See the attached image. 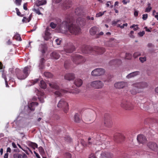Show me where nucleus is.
Returning a JSON list of instances; mask_svg holds the SVG:
<instances>
[{
	"label": "nucleus",
	"mask_w": 158,
	"mask_h": 158,
	"mask_svg": "<svg viewBox=\"0 0 158 158\" xmlns=\"http://www.w3.org/2000/svg\"><path fill=\"white\" fill-rule=\"evenodd\" d=\"M75 19L74 17L72 15L71 19V22L70 23L68 26V31L72 34L76 35L80 32V29L79 25L82 23L83 20L81 17L77 18L76 20L77 25L75 24Z\"/></svg>",
	"instance_id": "f257e3e1"
},
{
	"label": "nucleus",
	"mask_w": 158,
	"mask_h": 158,
	"mask_svg": "<svg viewBox=\"0 0 158 158\" xmlns=\"http://www.w3.org/2000/svg\"><path fill=\"white\" fill-rule=\"evenodd\" d=\"M93 139H91L89 137L88 138V142L86 145L88 147H89L92 144H95L98 145H102V146L101 148H105L106 147V144L109 143V142H106V139L102 137L101 135H98L96 139L94 141H93Z\"/></svg>",
	"instance_id": "f03ea898"
},
{
	"label": "nucleus",
	"mask_w": 158,
	"mask_h": 158,
	"mask_svg": "<svg viewBox=\"0 0 158 158\" xmlns=\"http://www.w3.org/2000/svg\"><path fill=\"white\" fill-rule=\"evenodd\" d=\"M72 14L69 15L66 17V20L60 23H58L57 28L60 32L65 33L68 31V29Z\"/></svg>",
	"instance_id": "7ed1b4c3"
},
{
	"label": "nucleus",
	"mask_w": 158,
	"mask_h": 158,
	"mask_svg": "<svg viewBox=\"0 0 158 158\" xmlns=\"http://www.w3.org/2000/svg\"><path fill=\"white\" fill-rule=\"evenodd\" d=\"M81 52L83 53L89 54L93 51H95L98 53L101 54L103 53L105 50L103 47H95L94 48L89 46L83 45L81 48Z\"/></svg>",
	"instance_id": "20e7f679"
},
{
	"label": "nucleus",
	"mask_w": 158,
	"mask_h": 158,
	"mask_svg": "<svg viewBox=\"0 0 158 158\" xmlns=\"http://www.w3.org/2000/svg\"><path fill=\"white\" fill-rule=\"evenodd\" d=\"M29 70V68L28 66L25 67L23 69V71H21L19 69H15V74L17 78L19 80L25 79L29 74L28 71Z\"/></svg>",
	"instance_id": "39448f33"
},
{
	"label": "nucleus",
	"mask_w": 158,
	"mask_h": 158,
	"mask_svg": "<svg viewBox=\"0 0 158 158\" xmlns=\"http://www.w3.org/2000/svg\"><path fill=\"white\" fill-rule=\"evenodd\" d=\"M49 85L51 88L56 90L54 93L56 97H60L65 92L64 90L60 89L59 86L56 83L52 82L49 83Z\"/></svg>",
	"instance_id": "423d86ee"
},
{
	"label": "nucleus",
	"mask_w": 158,
	"mask_h": 158,
	"mask_svg": "<svg viewBox=\"0 0 158 158\" xmlns=\"http://www.w3.org/2000/svg\"><path fill=\"white\" fill-rule=\"evenodd\" d=\"M99 31L98 27L96 26H94L90 28L89 32L91 35H95L96 36V38H99L101 36L104 34V33L102 31H101L99 33L97 34V33L99 32Z\"/></svg>",
	"instance_id": "0eeeda50"
},
{
	"label": "nucleus",
	"mask_w": 158,
	"mask_h": 158,
	"mask_svg": "<svg viewBox=\"0 0 158 158\" xmlns=\"http://www.w3.org/2000/svg\"><path fill=\"white\" fill-rule=\"evenodd\" d=\"M72 57L73 62L77 64L83 63L85 61V58L79 54H75Z\"/></svg>",
	"instance_id": "6e6552de"
},
{
	"label": "nucleus",
	"mask_w": 158,
	"mask_h": 158,
	"mask_svg": "<svg viewBox=\"0 0 158 158\" xmlns=\"http://www.w3.org/2000/svg\"><path fill=\"white\" fill-rule=\"evenodd\" d=\"M68 103L64 99H61L58 102L57 106L59 108H62L65 113H67L69 110Z\"/></svg>",
	"instance_id": "1a4fd4ad"
},
{
	"label": "nucleus",
	"mask_w": 158,
	"mask_h": 158,
	"mask_svg": "<svg viewBox=\"0 0 158 158\" xmlns=\"http://www.w3.org/2000/svg\"><path fill=\"white\" fill-rule=\"evenodd\" d=\"M148 85L147 82L143 81L133 84L131 86L137 89H143L147 88Z\"/></svg>",
	"instance_id": "9d476101"
},
{
	"label": "nucleus",
	"mask_w": 158,
	"mask_h": 158,
	"mask_svg": "<svg viewBox=\"0 0 158 158\" xmlns=\"http://www.w3.org/2000/svg\"><path fill=\"white\" fill-rule=\"evenodd\" d=\"M105 70L102 68H97L93 70L91 72V75L94 76H99L103 75Z\"/></svg>",
	"instance_id": "9b49d317"
},
{
	"label": "nucleus",
	"mask_w": 158,
	"mask_h": 158,
	"mask_svg": "<svg viewBox=\"0 0 158 158\" xmlns=\"http://www.w3.org/2000/svg\"><path fill=\"white\" fill-rule=\"evenodd\" d=\"M104 85V83L100 81H95L91 82L90 83V85L96 89H101L103 87Z\"/></svg>",
	"instance_id": "f8f14e48"
},
{
	"label": "nucleus",
	"mask_w": 158,
	"mask_h": 158,
	"mask_svg": "<svg viewBox=\"0 0 158 158\" xmlns=\"http://www.w3.org/2000/svg\"><path fill=\"white\" fill-rule=\"evenodd\" d=\"M104 124L105 127H110L112 125V122L111 116L108 114H106Z\"/></svg>",
	"instance_id": "ddd939ff"
},
{
	"label": "nucleus",
	"mask_w": 158,
	"mask_h": 158,
	"mask_svg": "<svg viewBox=\"0 0 158 158\" xmlns=\"http://www.w3.org/2000/svg\"><path fill=\"white\" fill-rule=\"evenodd\" d=\"M127 82L123 81L115 83L114 84V86L117 89H121L127 86Z\"/></svg>",
	"instance_id": "4468645a"
},
{
	"label": "nucleus",
	"mask_w": 158,
	"mask_h": 158,
	"mask_svg": "<svg viewBox=\"0 0 158 158\" xmlns=\"http://www.w3.org/2000/svg\"><path fill=\"white\" fill-rule=\"evenodd\" d=\"M114 138L117 141L120 142L124 140L125 137L122 134L117 133L114 135Z\"/></svg>",
	"instance_id": "2eb2a0df"
},
{
	"label": "nucleus",
	"mask_w": 158,
	"mask_h": 158,
	"mask_svg": "<svg viewBox=\"0 0 158 158\" xmlns=\"http://www.w3.org/2000/svg\"><path fill=\"white\" fill-rule=\"evenodd\" d=\"M128 98L125 99H123L121 102V106L125 110H127L128 107Z\"/></svg>",
	"instance_id": "dca6fc26"
},
{
	"label": "nucleus",
	"mask_w": 158,
	"mask_h": 158,
	"mask_svg": "<svg viewBox=\"0 0 158 158\" xmlns=\"http://www.w3.org/2000/svg\"><path fill=\"white\" fill-rule=\"evenodd\" d=\"M60 51H55L51 53L50 56L52 59L57 60L60 57Z\"/></svg>",
	"instance_id": "f3484780"
},
{
	"label": "nucleus",
	"mask_w": 158,
	"mask_h": 158,
	"mask_svg": "<svg viewBox=\"0 0 158 158\" xmlns=\"http://www.w3.org/2000/svg\"><path fill=\"white\" fill-rule=\"evenodd\" d=\"M113 156V155L109 152H104L101 154L100 158H111Z\"/></svg>",
	"instance_id": "a211bd4d"
},
{
	"label": "nucleus",
	"mask_w": 158,
	"mask_h": 158,
	"mask_svg": "<svg viewBox=\"0 0 158 158\" xmlns=\"http://www.w3.org/2000/svg\"><path fill=\"white\" fill-rule=\"evenodd\" d=\"M138 142L140 143H143L146 142L147 139L146 137L143 135H138L137 138Z\"/></svg>",
	"instance_id": "6ab92c4d"
},
{
	"label": "nucleus",
	"mask_w": 158,
	"mask_h": 158,
	"mask_svg": "<svg viewBox=\"0 0 158 158\" xmlns=\"http://www.w3.org/2000/svg\"><path fill=\"white\" fill-rule=\"evenodd\" d=\"M147 145L150 149L153 151H156L158 149L157 144L154 142H149L148 143Z\"/></svg>",
	"instance_id": "aec40b11"
},
{
	"label": "nucleus",
	"mask_w": 158,
	"mask_h": 158,
	"mask_svg": "<svg viewBox=\"0 0 158 158\" xmlns=\"http://www.w3.org/2000/svg\"><path fill=\"white\" fill-rule=\"evenodd\" d=\"M72 5V2L71 1H65L63 4V8L64 10L69 9L71 6Z\"/></svg>",
	"instance_id": "412c9836"
},
{
	"label": "nucleus",
	"mask_w": 158,
	"mask_h": 158,
	"mask_svg": "<svg viewBox=\"0 0 158 158\" xmlns=\"http://www.w3.org/2000/svg\"><path fill=\"white\" fill-rule=\"evenodd\" d=\"M74 46L73 44H70L66 48H64V52L67 53H71L74 51Z\"/></svg>",
	"instance_id": "4be33fe9"
},
{
	"label": "nucleus",
	"mask_w": 158,
	"mask_h": 158,
	"mask_svg": "<svg viewBox=\"0 0 158 158\" xmlns=\"http://www.w3.org/2000/svg\"><path fill=\"white\" fill-rule=\"evenodd\" d=\"M50 29L48 27H47L45 32V35L44 37L45 40H48L50 38L51 33L49 32Z\"/></svg>",
	"instance_id": "5701e85b"
},
{
	"label": "nucleus",
	"mask_w": 158,
	"mask_h": 158,
	"mask_svg": "<svg viewBox=\"0 0 158 158\" xmlns=\"http://www.w3.org/2000/svg\"><path fill=\"white\" fill-rule=\"evenodd\" d=\"M75 77L73 73H68L65 74L64 76L65 79L71 81L74 79Z\"/></svg>",
	"instance_id": "b1692460"
},
{
	"label": "nucleus",
	"mask_w": 158,
	"mask_h": 158,
	"mask_svg": "<svg viewBox=\"0 0 158 158\" xmlns=\"http://www.w3.org/2000/svg\"><path fill=\"white\" fill-rule=\"evenodd\" d=\"M122 63L121 60L119 59H115L111 60L109 63V64L111 65H118Z\"/></svg>",
	"instance_id": "393cba45"
},
{
	"label": "nucleus",
	"mask_w": 158,
	"mask_h": 158,
	"mask_svg": "<svg viewBox=\"0 0 158 158\" xmlns=\"http://www.w3.org/2000/svg\"><path fill=\"white\" fill-rule=\"evenodd\" d=\"M38 105V103L37 102H31L28 103V106L31 110H34L35 109L34 106L35 105L37 106Z\"/></svg>",
	"instance_id": "a878e982"
},
{
	"label": "nucleus",
	"mask_w": 158,
	"mask_h": 158,
	"mask_svg": "<svg viewBox=\"0 0 158 158\" xmlns=\"http://www.w3.org/2000/svg\"><path fill=\"white\" fill-rule=\"evenodd\" d=\"M47 2L46 0H37L35 2V5L38 6H40L45 5L46 4Z\"/></svg>",
	"instance_id": "bb28decb"
},
{
	"label": "nucleus",
	"mask_w": 158,
	"mask_h": 158,
	"mask_svg": "<svg viewBox=\"0 0 158 158\" xmlns=\"http://www.w3.org/2000/svg\"><path fill=\"white\" fill-rule=\"evenodd\" d=\"M74 84L77 87L81 86L83 82L82 80L80 78L76 79L74 81Z\"/></svg>",
	"instance_id": "cd10ccee"
},
{
	"label": "nucleus",
	"mask_w": 158,
	"mask_h": 158,
	"mask_svg": "<svg viewBox=\"0 0 158 158\" xmlns=\"http://www.w3.org/2000/svg\"><path fill=\"white\" fill-rule=\"evenodd\" d=\"M82 10L81 8H77L75 11L76 14L77 15H81L82 13Z\"/></svg>",
	"instance_id": "c85d7f7f"
},
{
	"label": "nucleus",
	"mask_w": 158,
	"mask_h": 158,
	"mask_svg": "<svg viewBox=\"0 0 158 158\" xmlns=\"http://www.w3.org/2000/svg\"><path fill=\"white\" fill-rule=\"evenodd\" d=\"M139 74V72L138 71L133 72L129 74V78L134 77Z\"/></svg>",
	"instance_id": "c756f323"
},
{
	"label": "nucleus",
	"mask_w": 158,
	"mask_h": 158,
	"mask_svg": "<svg viewBox=\"0 0 158 158\" xmlns=\"http://www.w3.org/2000/svg\"><path fill=\"white\" fill-rule=\"evenodd\" d=\"M40 85L41 88L44 89L46 88V85L45 82L43 80L40 81Z\"/></svg>",
	"instance_id": "7c9ffc66"
},
{
	"label": "nucleus",
	"mask_w": 158,
	"mask_h": 158,
	"mask_svg": "<svg viewBox=\"0 0 158 158\" xmlns=\"http://www.w3.org/2000/svg\"><path fill=\"white\" fill-rule=\"evenodd\" d=\"M75 122L76 123H79L80 121V119L79 117L78 114H76L74 115Z\"/></svg>",
	"instance_id": "2f4dec72"
},
{
	"label": "nucleus",
	"mask_w": 158,
	"mask_h": 158,
	"mask_svg": "<svg viewBox=\"0 0 158 158\" xmlns=\"http://www.w3.org/2000/svg\"><path fill=\"white\" fill-rule=\"evenodd\" d=\"M44 75L45 77L48 78H51L52 77V74L48 72H45Z\"/></svg>",
	"instance_id": "473e14b6"
},
{
	"label": "nucleus",
	"mask_w": 158,
	"mask_h": 158,
	"mask_svg": "<svg viewBox=\"0 0 158 158\" xmlns=\"http://www.w3.org/2000/svg\"><path fill=\"white\" fill-rule=\"evenodd\" d=\"M131 93L133 95H135L137 93H139L141 92V91L139 90L138 89H133L131 90Z\"/></svg>",
	"instance_id": "72a5a7b5"
},
{
	"label": "nucleus",
	"mask_w": 158,
	"mask_h": 158,
	"mask_svg": "<svg viewBox=\"0 0 158 158\" xmlns=\"http://www.w3.org/2000/svg\"><path fill=\"white\" fill-rule=\"evenodd\" d=\"M45 62V59L44 58H42L40 60V67L42 69H43L44 67V64Z\"/></svg>",
	"instance_id": "f704fd0d"
},
{
	"label": "nucleus",
	"mask_w": 158,
	"mask_h": 158,
	"mask_svg": "<svg viewBox=\"0 0 158 158\" xmlns=\"http://www.w3.org/2000/svg\"><path fill=\"white\" fill-rule=\"evenodd\" d=\"M14 37L17 40L21 41L22 40L19 34H16L15 35Z\"/></svg>",
	"instance_id": "c9c22d12"
},
{
	"label": "nucleus",
	"mask_w": 158,
	"mask_h": 158,
	"mask_svg": "<svg viewBox=\"0 0 158 158\" xmlns=\"http://www.w3.org/2000/svg\"><path fill=\"white\" fill-rule=\"evenodd\" d=\"M148 7H147L145 10V12H149L151 10L152 8L151 6V4L150 3H148Z\"/></svg>",
	"instance_id": "e433bc0d"
},
{
	"label": "nucleus",
	"mask_w": 158,
	"mask_h": 158,
	"mask_svg": "<svg viewBox=\"0 0 158 158\" xmlns=\"http://www.w3.org/2000/svg\"><path fill=\"white\" fill-rule=\"evenodd\" d=\"M14 158H23L22 155L18 153H15L13 155Z\"/></svg>",
	"instance_id": "4c0bfd02"
},
{
	"label": "nucleus",
	"mask_w": 158,
	"mask_h": 158,
	"mask_svg": "<svg viewBox=\"0 0 158 158\" xmlns=\"http://www.w3.org/2000/svg\"><path fill=\"white\" fill-rule=\"evenodd\" d=\"M30 145L34 149H35V148H37L38 147L37 144L31 142Z\"/></svg>",
	"instance_id": "58836bf2"
},
{
	"label": "nucleus",
	"mask_w": 158,
	"mask_h": 158,
	"mask_svg": "<svg viewBox=\"0 0 158 158\" xmlns=\"http://www.w3.org/2000/svg\"><path fill=\"white\" fill-rule=\"evenodd\" d=\"M65 158H72V155L69 152H66L64 154Z\"/></svg>",
	"instance_id": "ea45409f"
},
{
	"label": "nucleus",
	"mask_w": 158,
	"mask_h": 158,
	"mask_svg": "<svg viewBox=\"0 0 158 158\" xmlns=\"http://www.w3.org/2000/svg\"><path fill=\"white\" fill-rule=\"evenodd\" d=\"M22 0H15V4L18 6L21 5Z\"/></svg>",
	"instance_id": "a19ab883"
},
{
	"label": "nucleus",
	"mask_w": 158,
	"mask_h": 158,
	"mask_svg": "<svg viewBox=\"0 0 158 158\" xmlns=\"http://www.w3.org/2000/svg\"><path fill=\"white\" fill-rule=\"evenodd\" d=\"M61 40L60 39H57L55 40V42L57 45H60L61 42Z\"/></svg>",
	"instance_id": "79ce46f5"
},
{
	"label": "nucleus",
	"mask_w": 158,
	"mask_h": 158,
	"mask_svg": "<svg viewBox=\"0 0 158 158\" xmlns=\"http://www.w3.org/2000/svg\"><path fill=\"white\" fill-rule=\"evenodd\" d=\"M39 151L40 152L41 154H44V150L42 147H40L39 148Z\"/></svg>",
	"instance_id": "37998d69"
},
{
	"label": "nucleus",
	"mask_w": 158,
	"mask_h": 158,
	"mask_svg": "<svg viewBox=\"0 0 158 158\" xmlns=\"http://www.w3.org/2000/svg\"><path fill=\"white\" fill-rule=\"evenodd\" d=\"M139 60L142 62L143 63L146 60V57L145 56L142 57H141L139 58Z\"/></svg>",
	"instance_id": "c03bdc74"
},
{
	"label": "nucleus",
	"mask_w": 158,
	"mask_h": 158,
	"mask_svg": "<svg viewBox=\"0 0 158 158\" xmlns=\"http://www.w3.org/2000/svg\"><path fill=\"white\" fill-rule=\"evenodd\" d=\"M50 26L52 28L54 29L56 27L57 25L53 22H51L50 24Z\"/></svg>",
	"instance_id": "a18cd8bd"
},
{
	"label": "nucleus",
	"mask_w": 158,
	"mask_h": 158,
	"mask_svg": "<svg viewBox=\"0 0 158 158\" xmlns=\"http://www.w3.org/2000/svg\"><path fill=\"white\" fill-rule=\"evenodd\" d=\"M15 10L16 11V13L18 15L20 16L21 17L23 16V15H21V13L19 11V9L18 8H15Z\"/></svg>",
	"instance_id": "49530a36"
},
{
	"label": "nucleus",
	"mask_w": 158,
	"mask_h": 158,
	"mask_svg": "<svg viewBox=\"0 0 158 158\" xmlns=\"http://www.w3.org/2000/svg\"><path fill=\"white\" fill-rule=\"evenodd\" d=\"M145 32L144 31H140L138 33V35L140 37L143 36Z\"/></svg>",
	"instance_id": "de8ad7c7"
},
{
	"label": "nucleus",
	"mask_w": 158,
	"mask_h": 158,
	"mask_svg": "<svg viewBox=\"0 0 158 158\" xmlns=\"http://www.w3.org/2000/svg\"><path fill=\"white\" fill-rule=\"evenodd\" d=\"M34 11L38 15H42V14L40 12L39 9H35Z\"/></svg>",
	"instance_id": "09e8293b"
},
{
	"label": "nucleus",
	"mask_w": 158,
	"mask_h": 158,
	"mask_svg": "<svg viewBox=\"0 0 158 158\" xmlns=\"http://www.w3.org/2000/svg\"><path fill=\"white\" fill-rule=\"evenodd\" d=\"M80 92V90L77 88H76L75 90L72 91V93L74 94H77Z\"/></svg>",
	"instance_id": "8fccbe9b"
},
{
	"label": "nucleus",
	"mask_w": 158,
	"mask_h": 158,
	"mask_svg": "<svg viewBox=\"0 0 158 158\" xmlns=\"http://www.w3.org/2000/svg\"><path fill=\"white\" fill-rule=\"evenodd\" d=\"M104 14V13H102V12H99V13H97L96 15V17H99L102 16Z\"/></svg>",
	"instance_id": "3c124183"
},
{
	"label": "nucleus",
	"mask_w": 158,
	"mask_h": 158,
	"mask_svg": "<svg viewBox=\"0 0 158 158\" xmlns=\"http://www.w3.org/2000/svg\"><path fill=\"white\" fill-rule=\"evenodd\" d=\"M147 46L149 48H152L155 47L154 45L152 43H148L147 45Z\"/></svg>",
	"instance_id": "603ef678"
},
{
	"label": "nucleus",
	"mask_w": 158,
	"mask_h": 158,
	"mask_svg": "<svg viewBox=\"0 0 158 158\" xmlns=\"http://www.w3.org/2000/svg\"><path fill=\"white\" fill-rule=\"evenodd\" d=\"M127 26V23H125L123 24L122 25L120 26L119 24H118V27H120V28H124V26Z\"/></svg>",
	"instance_id": "864d4df0"
},
{
	"label": "nucleus",
	"mask_w": 158,
	"mask_h": 158,
	"mask_svg": "<svg viewBox=\"0 0 158 158\" xmlns=\"http://www.w3.org/2000/svg\"><path fill=\"white\" fill-rule=\"evenodd\" d=\"M86 19L87 20H93L94 19L93 17H90V16H88L86 17Z\"/></svg>",
	"instance_id": "5fc2aeb1"
},
{
	"label": "nucleus",
	"mask_w": 158,
	"mask_h": 158,
	"mask_svg": "<svg viewBox=\"0 0 158 158\" xmlns=\"http://www.w3.org/2000/svg\"><path fill=\"white\" fill-rule=\"evenodd\" d=\"M148 18V14H145L143 15L142 19L144 20H146Z\"/></svg>",
	"instance_id": "6e6d98bb"
},
{
	"label": "nucleus",
	"mask_w": 158,
	"mask_h": 158,
	"mask_svg": "<svg viewBox=\"0 0 158 158\" xmlns=\"http://www.w3.org/2000/svg\"><path fill=\"white\" fill-rule=\"evenodd\" d=\"M69 64L68 62L65 61L64 64V66L65 69H67L68 68Z\"/></svg>",
	"instance_id": "4d7b16f0"
},
{
	"label": "nucleus",
	"mask_w": 158,
	"mask_h": 158,
	"mask_svg": "<svg viewBox=\"0 0 158 158\" xmlns=\"http://www.w3.org/2000/svg\"><path fill=\"white\" fill-rule=\"evenodd\" d=\"M28 18H27L26 17H24L23 19H22V21L23 23L27 22Z\"/></svg>",
	"instance_id": "13d9d810"
},
{
	"label": "nucleus",
	"mask_w": 158,
	"mask_h": 158,
	"mask_svg": "<svg viewBox=\"0 0 158 158\" xmlns=\"http://www.w3.org/2000/svg\"><path fill=\"white\" fill-rule=\"evenodd\" d=\"M112 4L111 2L109 1L107 2L106 3V5L107 7H109L110 6V5H111Z\"/></svg>",
	"instance_id": "bf43d9fd"
},
{
	"label": "nucleus",
	"mask_w": 158,
	"mask_h": 158,
	"mask_svg": "<svg viewBox=\"0 0 158 158\" xmlns=\"http://www.w3.org/2000/svg\"><path fill=\"white\" fill-rule=\"evenodd\" d=\"M39 80L38 79H35V80H32V83H33V84H35L37 82H38L39 81Z\"/></svg>",
	"instance_id": "052dcab7"
},
{
	"label": "nucleus",
	"mask_w": 158,
	"mask_h": 158,
	"mask_svg": "<svg viewBox=\"0 0 158 158\" xmlns=\"http://www.w3.org/2000/svg\"><path fill=\"white\" fill-rule=\"evenodd\" d=\"M135 12L134 13V15L135 16L137 17L138 15V12L136 10H134Z\"/></svg>",
	"instance_id": "680f3d73"
},
{
	"label": "nucleus",
	"mask_w": 158,
	"mask_h": 158,
	"mask_svg": "<svg viewBox=\"0 0 158 158\" xmlns=\"http://www.w3.org/2000/svg\"><path fill=\"white\" fill-rule=\"evenodd\" d=\"M38 98L39 99V100L41 103H42L44 102V99L40 97V98Z\"/></svg>",
	"instance_id": "e2e57ef3"
},
{
	"label": "nucleus",
	"mask_w": 158,
	"mask_h": 158,
	"mask_svg": "<svg viewBox=\"0 0 158 158\" xmlns=\"http://www.w3.org/2000/svg\"><path fill=\"white\" fill-rule=\"evenodd\" d=\"M34 153L35 154V155L36 157L37 158H40L39 155V154L38 153H36L35 151L34 152Z\"/></svg>",
	"instance_id": "0e129e2a"
},
{
	"label": "nucleus",
	"mask_w": 158,
	"mask_h": 158,
	"mask_svg": "<svg viewBox=\"0 0 158 158\" xmlns=\"http://www.w3.org/2000/svg\"><path fill=\"white\" fill-rule=\"evenodd\" d=\"M12 146L14 148H17V146L14 142L12 143Z\"/></svg>",
	"instance_id": "69168bd1"
},
{
	"label": "nucleus",
	"mask_w": 158,
	"mask_h": 158,
	"mask_svg": "<svg viewBox=\"0 0 158 158\" xmlns=\"http://www.w3.org/2000/svg\"><path fill=\"white\" fill-rule=\"evenodd\" d=\"M89 158H96L95 156L92 154H91L89 155Z\"/></svg>",
	"instance_id": "338daca9"
},
{
	"label": "nucleus",
	"mask_w": 158,
	"mask_h": 158,
	"mask_svg": "<svg viewBox=\"0 0 158 158\" xmlns=\"http://www.w3.org/2000/svg\"><path fill=\"white\" fill-rule=\"evenodd\" d=\"M23 158H27V156L24 153H23V155H22Z\"/></svg>",
	"instance_id": "774afa93"
}]
</instances>
